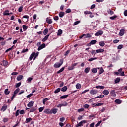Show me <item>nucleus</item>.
Wrapping results in <instances>:
<instances>
[{
    "label": "nucleus",
    "mask_w": 127,
    "mask_h": 127,
    "mask_svg": "<svg viewBox=\"0 0 127 127\" xmlns=\"http://www.w3.org/2000/svg\"><path fill=\"white\" fill-rule=\"evenodd\" d=\"M103 31L99 30V31H98L95 34V36H100V35H102V34H103Z\"/></svg>",
    "instance_id": "20e7f679"
},
{
    "label": "nucleus",
    "mask_w": 127,
    "mask_h": 127,
    "mask_svg": "<svg viewBox=\"0 0 127 127\" xmlns=\"http://www.w3.org/2000/svg\"><path fill=\"white\" fill-rule=\"evenodd\" d=\"M47 101H48V98H45L44 99H43V104H44V105H45V103H46Z\"/></svg>",
    "instance_id": "603ef678"
},
{
    "label": "nucleus",
    "mask_w": 127,
    "mask_h": 127,
    "mask_svg": "<svg viewBox=\"0 0 127 127\" xmlns=\"http://www.w3.org/2000/svg\"><path fill=\"white\" fill-rule=\"evenodd\" d=\"M20 91V89L19 88H17L14 92L13 95H14L15 96H16V95H17V94L18 93V92Z\"/></svg>",
    "instance_id": "2eb2a0df"
},
{
    "label": "nucleus",
    "mask_w": 127,
    "mask_h": 127,
    "mask_svg": "<svg viewBox=\"0 0 127 127\" xmlns=\"http://www.w3.org/2000/svg\"><path fill=\"white\" fill-rule=\"evenodd\" d=\"M123 46H123V45H119L118 46V49H119V50H121V49H122V48H123Z\"/></svg>",
    "instance_id": "680f3d73"
},
{
    "label": "nucleus",
    "mask_w": 127,
    "mask_h": 127,
    "mask_svg": "<svg viewBox=\"0 0 127 127\" xmlns=\"http://www.w3.org/2000/svg\"><path fill=\"white\" fill-rule=\"evenodd\" d=\"M125 31H126V30L124 29H122L120 30V32H119V35L120 36H123V35H124V34H125Z\"/></svg>",
    "instance_id": "423d86ee"
},
{
    "label": "nucleus",
    "mask_w": 127,
    "mask_h": 127,
    "mask_svg": "<svg viewBox=\"0 0 127 127\" xmlns=\"http://www.w3.org/2000/svg\"><path fill=\"white\" fill-rule=\"evenodd\" d=\"M103 73H104V69H103V67H101L99 70V74H102Z\"/></svg>",
    "instance_id": "5fc2aeb1"
},
{
    "label": "nucleus",
    "mask_w": 127,
    "mask_h": 127,
    "mask_svg": "<svg viewBox=\"0 0 127 127\" xmlns=\"http://www.w3.org/2000/svg\"><path fill=\"white\" fill-rule=\"evenodd\" d=\"M116 75H117V76H118L119 75V76H125V71H122V73H119V72H115Z\"/></svg>",
    "instance_id": "9d476101"
},
{
    "label": "nucleus",
    "mask_w": 127,
    "mask_h": 127,
    "mask_svg": "<svg viewBox=\"0 0 127 127\" xmlns=\"http://www.w3.org/2000/svg\"><path fill=\"white\" fill-rule=\"evenodd\" d=\"M92 73H97L98 72V69L97 68H93L92 69Z\"/></svg>",
    "instance_id": "de8ad7c7"
},
{
    "label": "nucleus",
    "mask_w": 127,
    "mask_h": 127,
    "mask_svg": "<svg viewBox=\"0 0 127 127\" xmlns=\"http://www.w3.org/2000/svg\"><path fill=\"white\" fill-rule=\"evenodd\" d=\"M43 110H44V107H40V108H39V112L40 113H41V112H42V111H43Z\"/></svg>",
    "instance_id": "864d4df0"
},
{
    "label": "nucleus",
    "mask_w": 127,
    "mask_h": 127,
    "mask_svg": "<svg viewBox=\"0 0 127 127\" xmlns=\"http://www.w3.org/2000/svg\"><path fill=\"white\" fill-rule=\"evenodd\" d=\"M23 29L24 30V31H26V29H27L28 27L26 25H23Z\"/></svg>",
    "instance_id": "79ce46f5"
},
{
    "label": "nucleus",
    "mask_w": 127,
    "mask_h": 127,
    "mask_svg": "<svg viewBox=\"0 0 127 127\" xmlns=\"http://www.w3.org/2000/svg\"><path fill=\"white\" fill-rule=\"evenodd\" d=\"M81 84H79V83H77L76 85V89H81Z\"/></svg>",
    "instance_id": "e433bc0d"
},
{
    "label": "nucleus",
    "mask_w": 127,
    "mask_h": 127,
    "mask_svg": "<svg viewBox=\"0 0 127 127\" xmlns=\"http://www.w3.org/2000/svg\"><path fill=\"white\" fill-rule=\"evenodd\" d=\"M90 93L91 95H96V94H97V93H98V90L93 89L90 91Z\"/></svg>",
    "instance_id": "6e6552de"
},
{
    "label": "nucleus",
    "mask_w": 127,
    "mask_h": 127,
    "mask_svg": "<svg viewBox=\"0 0 127 127\" xmlns=\"http://www.w3.org/2000/svg\"><path fill=\"white\" fill-rule=\"evenodd\" d=\"M89 107H90V105H89V104H85L83 105V108H84V109H88Z\"/></svg>",
    "instance_id": "09e8293b"
},
{
    "label": "nucleus",
    "mask_w": 127,
    "mask_h": 127,
    "mask_svg": "<svg viewBox=\"0 0 127 127\" xmlns=\"http://www.w3.org/2000/svg\"><path fill=\"white\" fill-rule=\"evenodd\" d=\"M39 54V52H37L36 53L33 52L30 56L29 60L30 61L32 60V59H33V60H35V59H36V57L38 56ZM33 57H34V59H33Z\"/></svg>",
    "instance_id": "f257e3e1"
},
{
    "label": "nucleus",
    "mask_w": 127,
    "mask_h": 127,
    "mask_svg": "<svg viewBox=\"0 0 127 127\" xmlns=\"http://www.w3.org/2000/svg\"><path fill=\"white\" fill-rule=\"evenodd\" d=\"M19 113L20 115H23L24 114H25V112H24V110H22L19 111Z\"/></svg>",
    "instance_id": "052dcab7"
},
{
    "label": "nucleus",
    "mask_w": 127,
    "mask_h": 127,
    "mask_svg": "<svg viewBox=\"0 0 127 127\" xmlns=\"http://www.w3.org/2000/svg\"><path fill=\"white\" fill-rule=\"evenodd\" d=\"M48 33V29L46 28L44 30L43 34L44 35H46Z\"/></svg>",
    "instance_id": "f704fd0d"
},
{
    "label": "nucleus",
    "mask_w": 127,
    "mask_h": 127,
    "mask_svg": "<svg viewBox=\"0 0 127 127\" xmlns=\"http://www.w3.org/2000/svg\"><path fill=\"white\" fill-rule=\"evenodd\" d=\"M115 103H117V104H121L122 103V100L118 99L115 100Z\"/></svg>",
    "instance_id": "473e14b6"
},
{
    "label": "nucleus",
    "mask_w": 127,
    "mask_h": 127,
    "mask_svg": "<svg viewBox=\"0 0 127 127\" xmlns=\"http://www.w3.org/2000/svg\"><path fill=\"white\" fill-rule=\"evenodd\" d=\"M85 73H88L90 72V67H86L84 70Z\"/></svg>",
    "instance_id": "7c9ffc66"
},
{
    "label": "nucleus",
    "mask_w": 127,
    "mask_h": 127,
    "mask_svg": "<svg viewBox=\"0 0 127 127\" xmlns=\"http://www.w3.org/2000/svg\"><path fill=\"white\" fill-rule=\"evenodd\" d=\"M67 86H64L62 88L61 91L62 92H66V91H67Z\"/></svg>",
    "instance_id": "c85d7f7f"
},
{
    "label": "nucleus",
    "mask_w": 127,
    "mask_h": 127,
    "mask_svg": "<svg viewBox=\"0 0 127 127\" xmlns=\"http://www.w3.org/2000/svg\"><path fill=\"white\" fill-rule=\"evenodd\" d=\"M44 113L45 114H52V112L49 111V109H45L44 111Z\"/></svg>",
    "instance_id": "b1692460"
},
{
    "label": "nucleus",
    "mask_w": 127,
    "mask_h": 127,
    "mask_svg": "<svg viewBox=\"0 0 127 127\" xmlns=\"http://www.w3.org/2000/svg\"><path fill=\"white\" fill-rule=\"evenodd\" d=\"M52 112L53 114H56L57 113V109H52Z\"/></svg>",
    "instance_id": "37998d69"
},
{
    "label": "nucleus",
    "mask_w": 127,
    "mask_h": 127,
    "mask_svg": "<svg viewBox=\"0 0 127 127\" xmlns=\"http://www.w3.org/2000/svg\"><path fill=\"white\" fill-rule=\"evenodd\" d=\"M102 93H103V95H104L105 96H108L109 92L108 90H105L103 91Z\"/></svg>",
    "instance_id": "6ab92c4d"
},
{
    "label": "nucleus",
    "mask_w": 127,
    "mask_h": 127,
    "mask_svg": "<svg viewBox=\"0 0 127 127\" xmlns=\"http://www.w3.org/2000/svg\"><path fill=\"white\" fill-rule=\"evenodd\" d=\"M3 122H4V123H6V122H8V118H4L3 119Z\"/></svg>",
    "instance_id": "3c124183"
},
{
    "label": "nucleus",
    "mask_w": 127,
    "mask_h": 127,
    "mask_svg": "<svg viewBox=\"0 0 127 127\" xmlns=\"http://www.w3.org/2000/svg\"><path fill=\"white\" fill-rule=\"evenodd\" d=\"M19 115V110H17L15 113V117H17Z\"/></svg>",
    "instance_id": "69168bd1"
},
{
    "label": "nucleus",
    "mask_w": 127,
    "mask_h": 127,
    "mask_svg": "<svg viewBox=\"0 0 127 127\" xmlns=\"http://www.w3.org/2000/svg\"><path fill=\"white\" fill-rule=\"evenodd\" d=\"M49 37V35H47L42 40V41L43 42H45V41H46L47 39H48V38Z\"/></svg>",
    "instance_id": "aec40b11"
},
{
    "label": "nucleus",
    "mask_w": 127,
    "mask_h": 127,
    "mask_svg": "<svg viewBox=\"0 0 127 127\" xmlns=\"http://www.w3.org/2000/svg\"><path fill=\"white\" fill-rule=\"evenodd\" d=\"M23 78V76L22 75H20L17 77V81H21Z\"/></svg>",
    "instance_id": "ddd939ff"
},
{
    "label": "nucleus",
    "mask_w": 127,
    "mask_h": 127,
    "mask_svg": "<svg viewBox=\"0 0 127 127\" xmlns=\"http://www.w3.org/2000/svg\"><path fill=\"white\" fill-rule=\"evenodd\" d=\"M84 35V38H88L89 37H92V35L91 34L87 33V34H83Z\"/></svg>",
    "instance_id": "dca6fc26"
},
{
    "label": "nucleus",
    "mask_w": 127,
    "mask_h": 127,
    "mask_svg": "<svg viewBox=\"0 0 127 127\" xmlns=\"http://www.w3.org/2000/svg\"><path fill=\"white\" fill-rule=\"evenodd\" d=\"M99 45L100 46H101V47H104V46H105V42H104V41L100 42Z\"/></svg>",
    "instance_id": "393cba45"
},
{
    "label": "nucleus",
    "mask_w": 127,
    "mask_h": 127,
    "mask_svg": "<svg viewBox=\"0 0 127 127\" xmlns=\"http://www.w3.org/2000/svg\"><path fill=\"white\" fill-rule=\"evenodd\" d=\"M84 13L87 15V14H93V13L90 11H85L84 12Z\"/></svg>",
    "instance_id": "bb28decb"
},
{
    "label": "nucleus",
    "mask_w": 127,
    "mask_h": 127,
    "mask_svg": "<svg viewBox=\"0 0 127 127\" xmlns=\"http://www.w3.org/2000/svg\"><path fill=\"white\" fill-rule=\"evenodd\" d=\"M43 48H45V44L44 43L38 47V51H40V50H41V49H43Z\"/></svg>",
    "instance_id": "39448f33"
},
{
    "label": "nucleus",
    "mask_w": 127,
    "mask_h": 127,
    "mask_svg": "<svg viewBox=\"0 0 127 127\" xmlns=\"http://www.w3.org/2000/svg\"><path fill=\"white\" fill-rule=\"evenodd\" d=\"M117 17H118V16L114 15V16L110 17V19H111L112 20H114V19H115V18H117Z\"/></svg>",
    "instance_id": "a19ab883"
},
{
    "label": "nucleus",
    "mask_w": 127,
    "mask_h": 127,
    "mask_svg": "<svg viewBox=\"0 0 127 127\" xmlns=\"http://www.w3.org/2000/svg\"><path fill=\"white\" fill-rule=\"evenodd\" d=\"M61 90V89H60V88H58V89H57L55 91L54 93H55V94H57V93H59V92H60Z\"/></svg>",
    "instance_id": "ea45409f"
},
{
    "label": "nucleus",
    "mask_w": 127,
    "mask_h": 127,
    "mask_svg": "<svg viewBox=\"0 0 127 127\" xmlns=\"http://www.w3.org/2000/svg\"><path fill=\"white\" fill-rule=\"evenodd\" d=\"M23 10V6L21 5L20 7H19L18 11L19 12H21Z\"/></svg>",
    "instance_id": "cd10ccee"
},
{
    "label": "nucleus",
    "mask_w": 127,
    "mask_h": 127,
    "mask_svg": "<svg viewBox=\"0 0 127 127\" xmlns=\"http://www.w3.org/2000/svg\"><path fill=\"white\" fill-rule=\"evenodd\" d=\"M84 111H85V109H84V108H80L77 110V112L78 113H80L81 112H84Z\"/></svg>",
    "instance_id": "49530a36"
},
{
    "label": "nucleus",
    "mask_w": 127,
    "mask_h": 127,
    "mask_svg": "<svg viewBox=\"0 0 127 127\" xmlns=\"http://www.w3.org/2000/svg\"><path fill=\"white\" fill-rule=\"evenodd\" d=\"M103 105H104V103H97V104H95L94 106H93V107H100L101 106H103Z\"/></svg>",
    "instance_id": "a878e982"
},
{
    "label": "nucleus",
    "mask_w": 127,
    "mask_h": 127,
    "mask_svg": "<svg viewBox=\"0 0 127 127\" xmlns=\"http://www.w3.org/2000/svg\"><path fill=\"white\" fill-rule=\"evenodd\" d=\"M60 121L62 122H64V121H65V118L64 117H62L60 119Z\"/></svg>",
    "instance_id": "338daca9"
},
{
    "label": "nucleus",
    "mask_w": 127,
    "mask_h": 127,
    "mask_svg": "<svg viewBox=\"0 0 127 127\" xmlns=\"http://www.w3.org/2000/svg\"><path fill=\"white\" fill-rule=\"evenodd\" d=\"M83 117H84V116L79 115V116L77 118V120H78L79 121H80L81 120H83Z\"/></svg>",
    "instance_id": "8fccbe9b"
},
{
    "label": "nucleus",
    "mask_w": 127,
    "mask_h": 127,
    "mask_svg": "<svg viewBox=\"0 0 127 127\" xmlns=\"http://www.w3.org/2000/svg\"><path fill=\"white\" fill-rule=\"evenodd\" d=\"M96 43H97V40H94L91 41V42H90V44H91L93 45L94 44H96Z\"/></svg>",
    "instance_id": "2f4dec72"
},
{
    "label": "nucleus",
    "mask_w": 127,
    "mask_h": 127,
    "mask_svg": "<svg viewBox=\"0 0 127 127\" xmlns=\"http://www.w3.org/2000/svg\"><path fill=\"white\" fill-rule=\"evenodd\" d=\"M63 105V107H66V106H68V103L64 102V103L62 104Z\"/></svg>",
    "instance_id": "bf43d9fd"
},
{
    "label": "nucleus",
    "mask_w": 127,
    "mask_h": 127,
    "mask_svg": "<svg viewBox=\"0 0 127 127\" xmlns=\"http://www.w3.org/2000/svg\"><path fill=\"white\" fill-rule=\"evenodd\" d=\"M83 124H87V121L83 120L81 121L75 126V127H82V126H83Z\"/></svg>",
    "instance_id": "7ed1b4c3"
},
{
    "label": "nucleus",
    "mask_w": 127,
    "mask_h": 127,
    "mask_svg": "<svg viewBox=\"0 0 127 127\" xmlns=\"http://www.w3.org/2000/svg\"><path fill=\"white\" fill-rule=\"evenodd\" d=\"M64 69H65V67H63L62 68L60 69L59 71H57V74H60V73H62L63 71H64Z\"/></svg>",
    "instance_id": "412c9836"
},
{
    "label": "nucleus",
    "mask_w": 127,
    "mask_h": 127,
    "mask_svg": "<svg viewBox=\"0 0 127 127\" xmlns=\"http://www.w3.org/2000/svg\"><path fill=\"white\" fill-rule=\"evenodd\" d=\"M121 81V78L118 77L116 78L115 80V84H118V83H120V81Z\"/></svg>",
    "instance_id": "5701e85b"
},
{
    "label": "nucleus",
    "mask_w": 127,
    "mask_h": 127,
    "mask_svg": "<svg viewBox=\"0 0 127 127\" xmlns=\"http://www.w3.org/2000/svg\"><path fill=\"white\" fill-rule=\"evenodd\" d=\"M104 51H105V50L103 49H98V50H96V53H102Z\"/></svg>",
    "instance_id": "4468645a"
},
{
    "label": "nucleus",
    "mask_w": 127,
    "mask_h": 127,
    "mask_svg": "<svg viewBox=\"0 0 127 127\" xmlns=\"http://www.w3.org/2000/svg\"><path fill=\"white\" fill-rule=\"evenodd\" d=\"M65 12L66 13H70V12H71V9L70 8H68V9H67L66 10H65Z\"/></svg>",
    "instance_id": "0e129e2a"
},
{
    "label": "nucleus",
    "mask_w": 127,
    "mask_h": 127,
    "mask_svg": "<svg viewBox=\"0 0 127 127\" xmlns=\"http://www.w3.org/2000/svg\"><path fill=\"white\" fill-rule=\"evenodd\" d=\"M36 111V109L35 108H31L30 111V113H33V112H35Z\"/></svg>",
    "instance_id": "13d9d810"
},
{
    "label": "nucleus",
    "mask_w": 127,
    "mask_h": 127,
    "mask_svg": "<svg viewBox=\"0 0 127 127\" xmlns=\"http://www.w3.org/2000/svg\"><path fill=\"white\" fill-rule=\"evenodd\" d=\"M62 33V30L59 29L58 32V35H61Z\"/></svg>",
    "instance_id": "4d7b16f0"
},
{
    "label": "nucleus",
    "mask_w": 127,
    "mask_h": 127,
    "mask_svg": "<svg viewBox=\"0 0 127 127\" xmlns=\"http://www.w3.org/2000/svg\"><path fill=\"white\" fill-rule=\"evenodd\" d=\"M2 64H3V65L4 66H7V61L3 60Z\"/></svg>",
    "instance_id": "72a5a7b5"
},
{
    "label": "nucleus",
    "mask_w": 127,
    "mask_h": 127,
    "mask_svg": "<svg viewBox=\"0 0 127 127\" xmlns=\"http://www.w3.org/2000/svg\"><path fill=\"white\" fill-rule=\"evenodd\" d=\"M96 89H105V86L98 85L96 86Z\"/></svg>",
    "instance_id": "c9c22d12"
},
{
    "label": "nucleus",
    "mask_w": 127,
    "mask_h": 127,
    "mask_svg": "<svg viewBox=\"0 0 127 127\" xmlns=\"http://www.w3.org/2000/svg\"><path fill=\"white\" fill-rule=\"evenodd\" d=\"M97 59V58H91L88 60V61L91 62V61H93V60H96Z\"/></svg>",
    "instance_id": "a18cd8bd"
},
{
    "label": "nucleus",
    "mask_w": 127,
    "mask_h": 127,
    "mask_svg": "<svg viewBox=\"0 0 127 127\" xmlns=\"http://www.w3.org/2000/svg\"><path fill=\"white\" fill-rule=\"evenodd\" d=\"M68 95H63L61 97V99H66L67 98H68Z\"/></svg>",
    "instance_id": "c03bdc74"
},
{
    "label": "nucleus",
    "mask_w": 127,
    "mask_h": 127,
    "mask_svg": "<svg viewBox=\"0 0 127 127\" xmlns=\"http://www.w3.org/2000/svg\"><path fill=\"white\" fill-rule=\"evenodd\" d=\"M101 123H102V121H99L97 123V124L95 125V127H99V126H100V125H101Z\"/></svg>",
    "instance_id": "774afa93"
},
{
    "label": "nucleus",
    "mask_w": 127,
    "mask_h": 127,
    "mask_svg": "<svg viewBox=\"0 0 127 127\" xmlns=\"http://www.w3.org/2000/svg\"><path fill=\"white\" fill-rule=\"evenodd\" d=\"M9 11L8 10H6L3 12V15H9Z\"/></svg>",
    "instance_id": "f3484780"
},
{
    "label": "nucleus",
    "mask_w": 127,
    "mask_h": 127,
    "mask_svg": "<svg viewBox=\"0 0 127 127\" xmlns=\"http://www.w3.org/2000/svg\"><path fill=\"white\" fill-rule=\"evenodd\" d=\"M34 104V101H30L27 104V107H29V108H31V107H32L33 106Z\"/></svg>",
    "instance_id": "f8f14e48"
},
{
    "label": "nucleus",
    "mask_w": 127,
    "mask_h": 127,
    "mask_svg": "<svg viewBox=\"0 0 127 127\" xmlns=\"http://www.w3.org/2000/svg\"><path fill=\"white\" fill-rule=\"evenodd\" d=\"M46 22L49 24H51L52 23V19H50L49 18H47L46 19Z\"/></svg>",
    "instance_id": "9b49d317"
},
{
    "label": "nucleus",
    "mask_w": 127,
    "mask_h": 127,
    "mask_svg": "<svg viewBox=\"0 0 127 127\" xmlns=\"http://www.w3.org/2000/svg\"><path fill=\"white\" fill-rule=\"evenodd\" d=\"M31 121H32V118H27L26 119V124H28V123H30V122H31Z\"/></svg>",
    "instance_id": "4be33fe9"
},
{
    "label": "nucleus",
    "mask_w": 127,
    "mask_h": 127,
    "mask_svg": "<svg viewBox=\"0 0 127 127\" xmlns=\"http://www.w3.org/2000/svg\"><path fill=\"white\" fill-rule=\"evenodd\" d=\"M21 85V82H19L18 83H16L15 87L16 88H19V87H20Z\"/></svg>",
    "instance_id": "58836bf2"
},
{
    "label": "nucleus",
    "mask_w": 127,
    "mask_h": 127,
    "mask_svg": "<svg viewBox=\"0 0 127 127\" xmlns=\"http://www.w3.org/2000/svg\"><path fill=\"white\" fill-rule=\"evenodd\" d=\"M54 20L57 21L59 20V17H58V16H55L54 17Z\"/></svg>",
    "instance_id": "6e6d98bb"
},
{
    "label": "nucleus",
    "mask_w": 127,
    "mask_h": 127,
    "mask_svg": "<svg viewBox=\"0 0 127 127\" xmlns=\"http://www.w3.org/2000/svg\"><path fill=\"white\" fill-rule=\"evenodd\" d=\"M9 93H10V91H8V89H5L4 90L5 95H9Z\"/></svg>",
    "instance_id": "c756f323"
},
{
    "label": "nucleus",
    "mask_w": 127,
    "mask_h": 127,
    "mask_svg": "<svg viewBox=\"0 0 127 127\" xmlns=\"http://www.w3.org/2000/svg\"><path fill=\"white\" fill-rule=\"evenodd\" d=\"M60 62H57L54 65V68H60V66L63 64V59H61Z\"/></svg>",
    "instance_id": "f03ea898"
},
{
    "label": "nucleus",
    "mask_w": 127,
    "mask_h": 127,
    "mask_svg": "<svg viewBox=\"0 0 127 127\" xmlns=\"http://www.w3.org/2000/svg\"><path fill=\"white\" fill-rule=\"evenodd\" d=\"M110 95L112 96V97H116L117 96V95H116V91L112 90L110 92Z\"/></svg>",
    "instance_id": "0eeeda50"
},
{
    "label": "nucleus",
    "mask_w": 127,
    "mask_h": 127,
    "mask_svg": "<svg viewBox=\"0 0 127 127\" xmlns=\"http://www.w3.org/2000/svg\"><path fill=\"white\" fill-rule=\"evenodd\" d=\"M91 53L92 54V55H96L97 54V51L95 50H93L91 51Z\"/></svg>",
    "instance_id": "4c0bfd02"
},
{
    "label": "nucleus",
    "mask_w": 127,
    "mask_h": 127,
    "mask_svg": "<svg viewBox=\"0 0 127 127\" xmlns=\"http://www.w3.org/2000/svg\"><path fill=\"white\" fill-rule=\"evenodd\" d=\"M6 109H7V105L4 104L1 108V111H2V112H4Z\"/></svg>",
    "instance_id": "1a4fd4ad"
},
{
    "label": "nucleus",
    "mask_w": 127,
    "mask_h": 127,
    "mask_svg": "<svg viewBox=\"0 0 127 127\" xmlns=\"http://www.w3.org/2000/svg\"><path fill=\"white\" fill-rule=\"evenodd\" d=\"M64 15H65V12H60L59 14V16L61 17L62 18L63 17V16H64Z\"/></svg>",
    "instance_id": "a211bd4d"
},
{
    "label": "nucleus",
    "mask_w": 127,
    "mask_h": 127,
    "mask_svg": "<svg viewBox=\"0 0 127 127\" xmlns=\"http://www.w3.org/2000/svg\"><path fill=\"white\" fill-rule=\"evenodd\" d=\"M80 22H81V21H77L73 23V25H77V24H79V23H80Z\"/></svg>",
    "instance_id": "e2e57ef3"
}]
</instances>
